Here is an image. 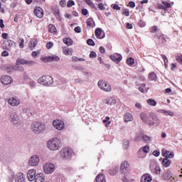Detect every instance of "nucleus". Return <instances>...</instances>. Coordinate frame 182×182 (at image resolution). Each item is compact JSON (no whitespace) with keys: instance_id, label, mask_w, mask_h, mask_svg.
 Instances as JSON below:
<instances>
[{"instance_id":"f257e3e1","label":"nucleus","mask_w":182,"mask_h":182,"mask_svg":"<svg viewBox=\"0 0 182 182\" xmlns=\"http://www.w3.org/2000/svg\"><path fill=\"white\" fill-rule=\"evenodd\" d=\"M140 118L144 123L149 124V126H154V124L156 126L160 125V119L155 114L141 112L140 114Z\"/></svg>"},{"instance_id":"f03ea898","label":"nucleus","mask_w":182,"mask_h":182,"mask_svg":"<svg viewBox=\"0 0 182 182\" xmlns=\"http://www.w3.org/2000/svg\"><path fill=\"white\" fill-rule=\"evenodd\" d=\"M62 146V141H60L58 138H53L51 140L48 141L47 143V147L50 150L56 151L59 150Z\"/></svg>"},{"instance_id":"7ed1b4c3","label":"nucleus","mask_w":182,"mask_h":182,"mask_svg":"<svg viewBox=\"0 0 182 182\" xmlns=\"http://www.w3.org/2000/svg\"><path fill=\"white\" fill-rule=\"evenodd\" d=\"M38 82L44 86H51V85H53V77L50 75H44L38 80Z\"/></svg>"},{"instance_id":"20e7f679","label":"nucleus","mask_w":182,"mask_h":182,"mask_svg":"<svg viewBox=\"0 0 182 182\" xmlns=\"http://www.w3.org/2000/svg\"><path fill=\"white\" fill-rule=\"evenodd\" d=\"M73 154V149L69 147H65L60 151V156L63 159H69Z\"/></svg>"},{"instance_id":"39448f33","label":"nucleus","mask_w":182,"mask_h":182,"mask_svg":"<svg viewBox=\"0 0 182 182\" xmlns=\"http://www.w3.org/2000/svg\"><path fill=\"white\" fill-rule=\"evenodd\" d=\"M98 86L104 92H112V86L103 80H100L98 82Z\"/></svg>"},{"instance_id":"423d86ee","label":"nucleus","mask_w":182,"mask_h":182,"mask_svg":"<svg viewBox=\"0 0 182 182\" xmlns=\"http://www.w3.org/2000/svg\"><path fill=\"white\" fill-rule=\"evenodd\" d=\"M36 62L33 60H27L23 58H18L16 65L19 66V65H27V66H32V65H36Z\"/></svg>"},{"instance_id":"0eeeda50","label":"nucleus","mask_w":182,"mask_h":182,"mask_svg":"<svg viewBox=\"0 0 182 182\" xmlns=\"http://www.w3.org/2000/svg\"><path fill=\"white\" fill-rule=\"evenodd\" d=\"M130 171V164L129 162L124 161L121 164L120 173L121 174H125V173H129Z\"/></svg>"},{"instance_id":"6e6552de","label":"nucleus","mask_w":182,"mask_h":182,"mask_svg":"<svg viewBox=\"0 0 182 182\" xmlns=\"http://www.w3.org/2000/svg\"><path fill=\"white\" fill-rule=\"evenodd\" d=\"M43 170L46 174H51L55 171V165L52 163L45 164L43 166Z\"/></svg>"},{"instance_id":"1a4fd4ad","label":"nucleus","mask_w":182,"mask_h":182,"mask_svg":"<svg viewBox=\"0 0 182 182\" xmlns=\"http://www.w3.org/2000/svg\"><path fill=\"white\" fill-rule=\"evenodd\" d=\"M53 126L57 130H63L65 129V123L60 119H55L53 122Z\"/></svg>"},{"instance_id":"9d476101","label":"nucleus","mask_w":182,"mask_h":182,"mask_svg":"<svg viewBox=\"0 0 182 182\" xmlns=\"http://www.w3.org/2000/svg\"><path fill=\"white\" fill-rule=\"evenodd\" d=\"M0 80H1V83H2V85H4L6 86L8 85H11V83L14 82V80H12V77H11V76L9 75L1 76L0 78Z\"/></svg>"},{"instance_id":"9b49d317","label":"nucleus","mask_w":182,"mask_h":182,"mask_svg":"<svg viewBox=\"0 0 182 182\" xmlns=\"http://www.w3.org/2000/svg\"><path fill=\"white\" fill-rule=\"evenodd\" d=\"M33 14L37 16V18H39L40 19L43 18V15H45L43 9L39 6H36L33 11Z\"/></svg>"},{"instance_id":"f8f14e48","label":"nucleus","mask_w":182,"mask_h":182,"mask_svg":"<svg viewBox=\"0 0 182 182\" xmlns=\"http://www.w3.org/2000/svg\"><path fill=\"white\" fill-rule=\"evenodd\" d=\"M39 161H40L39 156H33L30 158L28 164L29 166H38V164H39Z\"/></svg>"},{"instance_id":"ddd939ff","label":"nucleus","mask_w":182,"mask_h":182,"mask_svg":"<svg viewBox=\"0 0 182 182\" xmlns=\"http://www.w3.org/2000/svg\"><path fill=\"white\" fill-rule=\"evenodd\" d=\"M32 129L33 132H43L45 130V125L40 122H36Z\"/></svg>"},{"instance_id":"4468645a","label":"nucleus","mask_w":182,"mask_h":182,"mask_svg":"<svg viewBox=\"0 0 182 182\" xmlns=\"http://www.w3.org/2000/svg\"><path fill=\"white\" fill-rule=\"evenodd\" d=\"M27 177L30 181H33L35 177H36V170L30 169L27 173Z\"/></svg>"},{"instance_id":"2eb2a0df","label":"nucleus","mask_w":182,"mask_h":182,"mask_svg":"<svg viewBox=\"0 0 182 182\" xmlns=\"http://www.w3.org/2000/svg\"><path fill=\"white\" fill-rule=\"evenodd\" d=\"M110 59L115 63H119L122 61L123 57L120 54L115 53L113 55H110Z\"/></svg>"},{"instance_id":"dca6fc26","label":"nucleus","mask_w":182,"mask_h":182,"mask_svg":"<svg viewBox=\"0 0 182 182\" xmlns=\"http://www.w3.org/2000/svg\"><path fill=\"white\" fill-rule=\"evenodd\" d=\"M161 153L165 159H173V157H174V153L170 152L166 149H162Z\"/></svg>"},{"instance_id":"f3484780","label":"nucleus","mask_w":182,"mask_h":182,"mask_svg":"<svg viewBox=\"0 0 182 182\" xmlns=\"http://www.w3.org/2000/svg\"><path fill=\"white\" fill-rule=\"evenodd\" d=\"M150 151V146H144L143 148H141L139 151H138V154L139 156V157H144V155H142L141 156V153H145V154H147V153H149Z\"/></svg>"},{"instance_id":"a211bd4d","label":"nucleus","mask_w":182,"mask_h":182,"mask_svg":"<svg viewBox=\"0 0 182 182\" xmlns=\"http://www.w3.org/2000/svg\"><path fill=\"white\" fill-rule=\"evenodd\" d=\"M87 29H90V28H95L96 26V23H95V20L92 17L87 19L86 21Z\"/></svg>"},{"instance_id":"6ab92c4d","label":"nucleus","mask_w":182,"mask_h":182,"mask_svg":"<svg viewBox=\"0 0 182 182\" xmlns=\"http://www.w3.org/2000/svg\"><path fill=\"white\" fill-rule=\"evenodd\" d=\"M7 102L11 106H19V105H21V101H19V100H16L14 97L9 99Z\"/></svg>"},{"instance_id":"aec40b11","label":"nucleus","mask_w":182,"mask_h":182,"mask_svg":"<svg viewBox=\"0 0 182 182\" xmlns=\"http://www.w3.org/2000/svg\"><path fill=\"white\" fill-rule=\"evenodd\" d=\"M102 31H103V30H102V28H96L95 33V36H96V38H97V39L105 38V33L102 34Z\"/></svg>"},{"instance_id":"412c9836","label":"nucleus","mask_w":182,"mask_h":182,"mask_svg":"<svg viewBox=\"0 0 182 182\" xmlns=\"http://www.w3.org/2000/svg\"><path fill=\"white\" fill-rule=\"evenodd\" d=\"M163 180H170L171 178H173V173H171V171H166L164 172L162 175Z\"/></svg>"},{"instance_id":"4be33fe9","label":"nucleus","mask_w":182,"mask_h":182,"mask_svg":"<svg viewBox=\"0 0 182 182\" xmlns=\"http://www.w3.org/2000/svg\"><path fill=\"white\" fill-rule=\"evenodd\" d=\"M35 182H45V175L43 173H38L35 176Z\"/></svg>"},{"instance_id":"5701e85b","label":"nucleus","mask_w":182,"mask_h":182,"mask_svg":"<svg viewBox=\"0 0 182 182\" xmlns=\"http://www.w3.org/2000/svg\"><path fill=\"white\" fill-rule=\"evenodd\" d=\"M133 115L129 112L124 114V119L125 123H129V122H133Z\"/></svg>"},{"instance_id":"b1692460","label":"nucleus","mask_w":182,"mask_h":182,"mask_svg":"<svg viewBox=\"0 0 182 182\" xmlns=\"http://www.w3.org/2000/svg\"><path fill=\"white\" fill-rule=\"evenodd\" d=\"M16 182H25V176H23V173H18L15 178Z\"/></svg>"},{"instance_id":"393cba45","label":"nucleus","mask_w":182,"mask_h":182,"mask_svg":"<svg viewBox=\"0 0 182 182\" xmlns=\"http://www.w3.org/2000/svg\"><path fill=\"white\" fill-rule=\"evenodd\" d=\"M151 176L149 174H144L141 176V182H151Z\"/></svg>"},{"instance_id":"a878e982","label":"nucleus","mask_w":182,"mask_h":182,"mask_svg":"<svg viewBox=\"0 0 182 182\" xmlns=\"http://www.w3.org/2000/svg\"><path fill=\"white\" fill-rule=\"evenodd\" d=\"M7 46H6V50H11V48H13V46H15L16 45V43L12 40H8L7 41Z\"/></svg>"},{"instance_id":"bb28decb","label":"nucleus","mask_w":182,"mask_h":182,"mask_svg":"<svg viewBox=\"0 0 182 182\" xmlns=\"http://www.w3.org/2000/svg\"><path fill=\"white\" fill-rule=\"evenodd\" d=\"M96 182H106V177L103 174H99L96 177Z\"/></svg>"},{"instance_id":"cd10ccee","label":"nucleus","mask_w":182,"mask_h":182,"mask_svg":"<svg viewBox=\"0 0 182 182\" xmlns=\"http://www.w3.org/2000/svg\"><path fill=\"white\" fill-rule=\"evenodd\" d=\"M63 53H64V55H73V50L72 49H69V48L68 47H64L63 48Z\"/></svg>"},{"instance_id":"c85d7f7f","label":"nucleus","mask_w":182,"mask_h":182,"mask_svg":"<svg viewBox=\"0 0 182 182\" xmlns=\"http://www.w3.org/2000/svg\"><path fill=\"white\" fill-rule=\"evenodd\" d=\"M162 164H163L164 167H169L170 164H171V161H170V159H168V158H165L162 161Z\"/></svg>"},{"instance_id":"c756f323","label":"nucleus","mask_w":182,"mask_h":182,"mask_svg":"<svg viewBox=\"0 0 182 182\" xmlns=\"http://www.w3.org/2000/svg\"><path fill=\"white\" fill-rule=\"evenodd\" d=\"M139 92L141 93H147L149 92V88L146 87V84H141L140 87H139Z\"/></svg>"},{"instance_id":"7c9ffc66","label":"nucleus","mask_w":182,"mask_h":182,"mask_svg":"<svg viewBox=\"0 0 182 182\" xmlns=\"http://www.w3.org/2000/svg\"><path fill=\"white\" fill-rule=\"evenodd\" d=\"M36 45H38V40L33 39L30 41L29 48H31V50H33V49H35V48L36 47Z\"/></svg>"},{"instance_id":"2f4dec72","label":"nucleus","mask_w":182,"mask_h":182,"mask_svg":"<svg viewBox=\"0 0 182 182\" xmlns=\"http://www.w3.org/2000/svg\"><path fill=\"white\" fill-rule=\"evenodd\" d=\"M48 31H49L50 33H56L57 30H56V27L55 26V25H53V24H50V25L48 26Z\"/></svg>"},{"instance_id":"473e14b6","label":"nucleus","mask_w":182,"mask_h":182,"mask_svg":"<svg viewBox=\"0 0 182 182\" xmlns=\"http://www.w3.org/2000/svg\"><path fill=\"white\" fill-rule=\"evenodd\" d=\"M63 43L67 45V46H70V45L73 44V41H72L69 38H65L63 39Z\"/></svg>"},{"instance_id":"72a5a7b5","label":"nucleus","mask_w":182,"mask_h":182,"mask_svg":"<svg viewBox=\"0 0 182 182\" xmlns=\"http://www.w3.org/2000/svg\"><path fill=\"white\" fill-rule=\"evenodd\" d=\"M146 103H148V105L149 106H157V102H156V100H153V99H148L146 100Z\"/></svg>"},{"instance_id":"f704fd0d","label":"nucleus","mask_w":182,"mask_h":182,"mask_svg":"<svg viewBox=\"0 0 182 182\" xmlns=\"http://www.w3.org/2000/svg\"><path fill=\"white\" fill-rule=\"evenodd\" d=\"M149 80H157V75L154 72H151L149 75Z\"/></svg>"},{"instance_id":"c9c22d12","label":"nucleus","mask_w":182,"mask_h":182,"mask_svg":"<svg viewBox=\"0 0 182 182\" xmlns=\"http://www.w3.org/2000/svg\"><path fill=\"white\" fill-rule=\"evenodd\" d=\"M117 171H119L118 168H112L109 170V173L111 176H116V174H117Z\"/></svg>"},{"instance_id":"e433bc0d","label":"nucleus","mask_w":182,"mask_h":182,"mask_svg":"<svg viewBox=\"0 0 182 182\" xmlns=\"http://www.w3.org/2000/svg\"><path fill=\"white\" fill-rule=\"evenodd\" d=\"M59 60H60V58L58 56H50V62H59Z\"/></svg>"},{"instance_id":"4c0bfd02","label":"nucleus","mask_w":182,"mask_h":182,"mask_svg":"<svg viewBox=\"0 0 182 182\" xmlns=\"http://www.w3.org/2000/svg\"><path fill=\"white\" fill-rule=\"evenodd\" d=\"M103 123L105 124V127H109L110 123H112V122H110V117H107L105 119L103 120Z\"/></svg>"},{"instance_id":"58836bf2","label":"nucleus","mask_w":182,"mask_h":182,"mask_svg":"<svg viewBox=\"0 0 182 182\" xmlns=\"http://www.w3.org/2000/svg\"><path fill=\"white\" fill-rule=\"evenodd\" d=\"M162 4L165 7V10L167 11V9H169V8H171V3H168L167 1H162Z\"/></svg>"},{"instance_id":"ea45409f","label":"nucleus","mask_w":182,"mask_h":182,"mask_svg":"<svg viewBox=\"0 0 182 182\" xmlns=\"http://www.w3.org/2000/svg\"><path fill=\"white\" fill-rule=\"evenodd\" d=\"M18 43H19V48H21V49H23L24 48V45H25V40H23V38H19L18 39Z\"/></svg>"},{"instance_id":"a19ab883","label":"nucleus","mask_w":182,"mask_h":182,"mask_svg":"<svg viewBox=\"0 0 182 182\" xmlns=\"http://www.w3.org/2000/svg\"><path fill=\"white\" fill-rule=\"evenodd\" d=\"M140 140H143L145 143H148V141H150V137L146 135H142L140 137Z\"/></svg>"},{"instance_id":"79ce46f5","label":"nucleus","mask_w":182,"mask_h":182,"mask_svg":"<svg viewBox=\"0 0 182 182\" xmlns=\"http://www.w3.org/2000/svg\"><path fill=\"white\" fill-rule=\"evenodd\" d=\"M127 63L129 65V66H133V64L134 63V58H129L127 60Z\"/></svg>"},{"instance_id":"37998d69","label":"nucleus","mask_w":182,"mask_h":182,"mask_svg":"<svg viewBox=\"0 0 182 182\" xmlns=\"http://www.w3.org/2000/svg\"><path fill=\"white\" fill-rule=\"evenodd\" d=\"M6 70L8 73L14 72V70H16V68H15V66L14 65H8L6 68Z\"/></svg>"},{"instance_id":"c03bdc74","label":"nucleus","mask_w":182,"mask_h":182,"mask_svg":"<svg viewBox=\"0 0 182 182\" xmlns=\"http://www.w3.org/2000/svg\"><path fill=\"white\" fill-rule=\"evenodd\" d=\"M116 103V100L113 98L107 99V105H114Z\"/></svg>"},{"instance_id":"a18cd8bd","label":"nucleus","mask_w":182,"mask_h":182,"mask_svg":"<svg viewBox=\"0 0 182 182\" xmlns=\"http://www.w3.org/2000/svg\"><path fill=\"white\" fill-rule=\"evenodd\" d=\"M175 59L178 61V63L182 65V55H176Z\"/></svg>"},{"instance_id":"49530a36","label":"nucleus","mask_w":182,"mask_h":182,"mask_svg":"<svg viewBox=\"0 0 182 182\" xmlns=\"http://www.w3.org/2000/svg\"><path fill=\"white\" fill-rule=\"evenodd\" d=\"M11 119H12V122L14 124H16V123H18V122H16L18 120V115H16L15 114L11 115Z\"/></svg>"},{"instance_id":"de8ad7c7","label":"nucleus","mask_w":182,"mask_h":182,"mask_svg":"<svg viewBox=\"0 0 182 182\" xmlns=\"http://www.w3.org/2000/svg\"><path fill=\"white\" fill-rule=\"evenodd\" d=\"M154 171L155 174H160V173H161V169L160 168V166H156L154 168Z\"/></svg>"},{"instance_id":"09e8293b","label":"nucleus","mask_w":182,"mask_h":182,"mask_svg":"<svg viewBox=\"0 0 182 182\" xmlns=\"http://www.w3.org/2000/svg\"><path fill=\"white\" fill-rule=\"evenodd\" d=\"M161 56L163 60L164 61L165 66H167V65L168 64V60H167V57L163 54Z\"/></svg>"},{"instance_id":"8fccbe9b","label":"nucleus","mask_w":182,"mask_h":182,"mask_svg":"<svg viewBox=\"0 0 182 182\" xmlns=\"http://www.w3.org/2000/svg\"><path fill=\"white\" fill-rule=\"evenodd\" d=\"M122 15L124 16H130V11H129V9H125L122 11Z\"/></svg>"},{"instance_id":"3c124183","label":"nucleus","mask_w":182,"mask_h":182,"mask_svg":"<svg viewBox=\"0 0 182 182\" xmlns=\"http://www.w3.org/2000/svg\"><path fill=\"white\" fill-rule=\"evenodd\" d=\"M158 30H159V28H157V26H154L151 28L150 32H151V33H156V32H157Z\"/></svg>"},{"instance_id":"603ef678","label":"nucleus","mask_w":182,"mask_h":182,"mask_svg":"<svg viewBox=\"0 0 182 182\" xmlns=\"http://www.w3.org/2000/svg\"><path fill=\"white\" fill-rule=\"evenodd\" d=\"M112 8H113L115 11H120L122 7L119 6V4H112Z\"/></svg>"},{"instance_id":"864d4df0","label":"nucleus","mask_w":182,"mask_h":182,"mask_svg":"<svg viewBox=\"0 0 182 182\" xmlns=\"http://www.w3.org/2000/svg\"><path fill=\"white\" fill-rule=\"evenodd\" d=\"M87 5H90V6H92V8H95V4L92 1V0H84Z\"/></svg>"},{"instance_id":"5fc2aeb1","label":"nucleus","mask_w":182,"mask_h":182,"mask_svg":"<svg viewBox=\"0 0 182 182\" xmlns=\"http://www.w3.org/2000/svg\"><path fill=\"white\" fill-rule=\"evenodd\" d=\"M41 60H42V62H44L45 63H48V62H50V56L41 58Z\"/></svg>"},{"instance_id":"6e6d98bb","label":"nucleus","mask_w":182,"mask_h":182,"mask_svg":"<svg viewBox=\"0 0 182 182\" xmlns=\"http://www.w3.org/2000/svg\"><path fill=\"white\" fill-rule=\"evenodd\" d=\"M73 5H75V1H73L72 0L68 1L67 3L68 8H72V6H73Z\"/></svg>"},{"instance_id":"4d7b16f0","label":"nucleus","mask_w":182,"mask_h":182,"mask_svg":"<svg viewBox=\"0 0 182 182\" xmlns=\"http://www.w3.org/2000/svg\"><path fill=\"white\" fill-rule=\"evenodd\" d=\"M87 45H89L90 46H95V41H93V40L92 39H88L87 41Z\"/></svg>"},{"instance_id":"13d9d810","label":"nucleus","mask_w":182,"mask_h":182,"mask_svg":"<svg viewBox=\"0 0 182 182\" xmlns=\"http://www.w3.org/2000/svg\"><path fill=\"white\" fill-rule=\"evenodd\" d=\"M138 25L140 26V28H144V26H146V22L140 20L138 23Z\"/></svg>"},{"instance_id":"bf43d9fd","label":"nucleus","mask_w":182,"mask_h":182,"mask_svg":"<svg viewBox=\"0 0 182 182\" xmlns=\"http://www.w3.org/2000/svg\"><path fill=\"white\" fill-rule=\"evenodd\" d=\"M98 8L100 11H105V9H106V7H105V6L103 5V3H100L98 4Z\"/></svg>"},{"instance_id":"052dcab7","label":"nucleus","mask_w":182,"mask_h":182,"mask_svg":"<svg viewBox=\"0 0 182 182\" xmlns=\"http://www.w3.org/2000/svg\"><path fill=\"white\" fill-rule=\"evenodd\" d=\"M164 114L166 116H174V112L171 111H165Z\"/></svg>"},{"instance_id":"680f3d73","label":"nucleus","mask_w":182,"mask_h":182,"mask_svg":"<svg viewBox=\"0 0 182 182\" xmlns=\"http://www.w3.org/2000/svg\"><path fill=\"white\" fill-rule=\"evenodd\" d=\"M47 49H52L53 48V43L49 42L46 44Z\"/></svg>"},{"instance_id":"e2e57ef3","label":"nucleus","mask_w":182,"mask_h":182,"mask_svg":"<svg viewBox=\"0 0 182 182\" xmlns=\"http://www.w3.org/2000/svg\"><path fill=\"white\" fill-rule=\"evenodd\" d=\"M74 31L77 33H80V32H82V28L80 26H77L74 28Z\"/></svg>"},{"instance_id":"0e129e2a","label":"nucleus","mask_w":182,"mask_h":182,"mask_svg":"<svg viewBox=\"0 0 182 182\" xmlns=\"http://www.w3.org/2000/svg\"><path fill=\"white\" fill-rule=\"evenodd\" d=\"M156 37L158 38V39L161 40V41H165L166 38L164 37V34H161L160 36H156Z\"/></svg>"},{"instance_id":"69168bd1","label":"nucleus","mask_w":182,"mask_h":182,"mask_svg":"<svg viewBox=\"0 0 182 182\" xmlns=\"http://www.w3.org/2000/svg\"><path fill=\"white\" fill-rule=\"evenodd\" d=\"M96 56H97L96 52H95V51L90 52V58H96Z\"/></svg>"},{"instance_id":"338daca9","label":"nucleus","mask_w":182,"mask_h":182,"mask_svg":"<svg viewBox=\"0 0 182 182\" xmlns=\"http://www.w3.org/2000/svg\"><path fill=\"white\" fill-rule=\"evenodd\" d=\"M1 56L3 57L9 56V53L6 50H4L1 53Z\"/></svg>"},{"instance_id":"774afa93","label":"nucleus","mask_w":182,"mask_h":182,"mask_svg":"<svg viewBox=\"0 0 182 182\" xmlns=\"http://www.w3.org/2000/svg\"><path fill=\"white\" fill-rule=\"evenodd\" d=\"M129 141H125L124 142V144H123L124 149H127V147H129Z\"/></svg>"}]
</instances>
